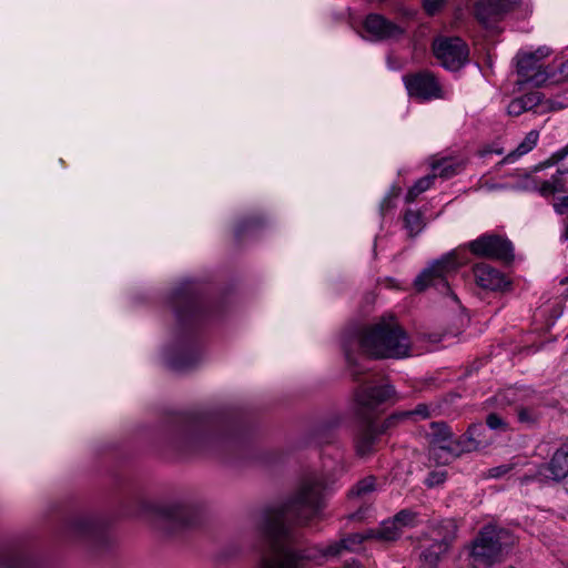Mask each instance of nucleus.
I'll return each mask as SVG.
<instances>
[{
  "label": "nucleus",
  "mask_w": 568,
  "mask_h": 568,
  "mask_svg": "<svg viewBox=\"0 0 568 568\" xmlns=\"http://www.w3.org/2000/svg\"><path fill=\"white\" fill-rule=\"evenodd\" d=\"M518 98L527 111H535L538 113L548 112V110H546L547 98H545V94L539 91H532Z\"/></svg>",
  "instance_id": "nucleus-29"
},
{
  "label": "nucleus",
  "mask_w": 568,
  "mask_h": 568,
  "mask_svg": "<svg viewBox=\"0 0 568 568\" xmlns=\"http://www.w3.org/2000/svg\"><path fill=\"white\" fill-rule=\"evenodd\" d=\"M459 165H454L450 161L447 160L433 165V170L436 172V174L445 179L456 174Z\"/></svg>",
  "instance_id": "nucleus-38"
},
{
  "label": "nucleus",
  "mask_w": 568,
  "mask_h": 568,
  "mask_svg": "<svg viewBox=\"0 0 568 568\" xmlns=\"http://www.w3.org/2000/svg\"><path fill=\"white\" fill-rule=\"evenodd\" d=\"M67 534L73 538H98L103 534V525L91 516H77L68 523Z\"/></svg>",
  "instance_id": "nucleus-17"
},
{
  "label": "nucleus",
  "mask_w": 568,
  "mask_h": 568,
  "mask_svg": "<svg viewBox=\"0 0 568 568\" xmlns=\"http://www.w3.org/2000/svg\"><path fill=\"white\" fill-rule=\"evenodd\" d=\"M196 519L197 511L195 507L184 501L164 504L158 506L154 510L155 526L166 532L191 526Z\"/></svg>",
  "instance_id": "nucleus-6"
},
{
  "label": "nucleus",
  "mask_w": 568,
  "mask_h": 568,
  "mask_svg": "<svg viewBox=\"0 0 568 568\" xmlns=\"http://www.w3.org/2000/svg\"><path fill=\"white\" fill-rule=\"evenodd\" d=\"M34 560L20 550L6 551L0 555V568H33Z\"/></svg>",
  "instance_id": "nucleus-26"
},
{
  "label": "nucleus",
  "mask_w": 568,
  "mask_h": 568,
  "mask_svg": "<svg viewBox=\"0 0 568 568\" xmlns=\"http://www.w3.org/2000/svg\"><path fill=\"white\" fill-rule=\"evenodd\" d=\"M562 237L568 241V221H567V224L565 226V231H564Z\"/></svg>",
  "instance_id": "nucleus-47"
},
{
  "label": "nucleus",
  "mask_w": 568,
  "mask_h": 568,
  "mask_svg": "<svg viewBox=\"0 0 568 568\" xmlns=\"http://www.w3.org/2000/svg\"><path fill=\"white\" fill-rule=\"evenodd\" d=\"M326 485L316 476L305 477L294 493L280 505L265 509L255 525L261 544L260 568H307L306 562H320L344 551H357L365 540H371L368 529L354 532L325 548L296 550L294 527L305 526L318 518L325 506Z\"/></svg>",
  "instance_id": "nucleus-1"
},
{
  "label": "nucleus",
  "mask_w": 568,
  "mask_h": 568,
  "mask_svg": "<svg viewBox=\"0 0 568 568\" xmlns=\"http://www.w3.org/2000/svg\"><path fill=\"white\" fill-rule=\"evenodd\" d=\"M549 54L547 49H538L535 52H519L516 55L517 73L520 83H531L540 87L547 81V73L541 70L540 61Z\"/></svg>",
  "instance_id": "nucleus-12"
},
{
  "label": "nucleus",
  "mask_w": 568,
  "mask_h": 568,
  "mask_svg": "<svg viewBox=\"0 0 568 568\" xmlns=\"http://www.w3.org/2000/svg\"><path fill=\"white\" fill-rule=\"evenodd\" d=\"M197 361V354L193 346L185 345L166 354L168 365L175 371H184L192 367Z\"/></svg>",
  "instance_id": "nucleus-22"
},
{
  "label": "nucleus",
  "mask_w": 568,
  "mask_h": 568,
  "mask_svg": "<svg viewBox=\"0 0 568 568\" xmlns=\"http://www.w3.org/2000/svg\"><path fill=\"white\" fill-rule=\"evenodd\" d=\"M404 225L409 236L419 234L425 227L423 214L419 211L407 210L404 214Z\"/></svg>",
  "instance_id": "nucleus-30"
},
{
  "label": "nucleus",
  "mask_w": 568,
  "mask_h": 568,
  "mask_svg": "<svg viewBox=\"0 0 568 568\" xmlns=\"http://www.w3.org/2000/svg\"><path fill=\"white\" fill-rule=\"evenodd\" d=\"M554 210L557 214H565L568 211V195L559 197L554 203Z\"/></svg>",
  "instance_id": "nucleus-42"
},
{
  "label": "nucleus",
  "mask_w": 568,
  "mask_h": 568,
  "mask_svg": "<svg viewBox=\"0 0 568 568\" xmlns=\"http://www.w3.org/2000/svg\"><path fill=\"white\" fill-rule=\"evenodd\" d=\"M519 3L520 0H478L475 4V16L478 21L488 26L500 20Z\"/></svg>",
  "instance_id": "nucleus-14"
},
{
  "label": "nucleus",
  "mask_w": 568,
  "mask_h": 568,
  "mask_svg": "<svg viewBox=\"0 0 568 568\" xmlns=\"http://www.w3.org/2000/svg\"><path fill=\"white\" fill-rule=\"evenodd\" d=\"M364 28L375 40L398 39L404 34L402 27L376 13L366 17Z\"/></svg>",
  "instance_id": "nucleus-16"
},
{
  "label": "nucleus",
  "mask_w": 568,
  "mask_h": 568,
  "mask_svg": "<svg viewBox=\"0 0 568 568\" xmlns=\"http://www.w3.org/2000/svg\"><path fill=\"white\" fill-rule=\"evenodd\" d=\"M566 108H568V89L558 92L554 97L547 99L546 110H548V112L558 111Z\"/></svg>",
  "instance_id": "nucleus-36"
},
{
  "label": "nucleus",
  "mask_w": 568,
  "mask_h": 568,
  "mask_svg": "<svg viewBox=\"0 0 568 568\" xmlns=\"http://www.w3.org/2000/svg\"><path fill=\"white\" fill-rule=\"evenodd\" d=\"M510 544L507 530L495 526H485L474 540L469 552V565L473 568H490L500 562L504 548Z\"/></svg>",
  "instance_id": "nucleus-4"
},
{
  "label": "nucleus",
  "mask_w": 568,
  "mask_h": 568,
  "mask_svg": "<svg viewBox=\"0 0 568 568\" xmlns=\"http://www.w3.org/2000/svg\"><path fill=\"white\" fill-rule=\"evenodd\" d=\"M345 568H362L361 565L356 561H353L352 564H347Z\"/></svg>",
  "instance_id": "nucleus-46"
},
{
  "label": "nucleus",
  "mask_w": 568,
  "mask_h": 568,
  "mask_svg": "<svg viewBox=\"0 0 568 568\" xmlns=\"http://www.w3.org/2000/svg\"><path fill=\"white\" fill-rule=\"evenodd\" d=\"M172 305L178 321L182 324L187 320H200L204 312V304L191 282L183 283L173 292Z\"/></svg>",
  "instance_id": "nucleus-9"
},
{
  "label": "nucleus",
  "mask_w": 568,
  "mask_h": 568,
  "mask_svg": "<svg viewBox=\"0 0 568 568\" xmlns=\"http://www.w3.org/2000/svg\"><path fill=\"white\" fill-rule=\"evenodd\" d=\"M486 424L491 430L505 433L509 429L508 423L498 414L490 413L486 417Z\"/></svg>",
  "instance_id": "nucleus-37"
},
{
  "label": "nucleus",
  "mask_w": 568,
  "mask_h": 568,
  "mask_svg": "<svg viewBox=\"0 0 568 568\" xmlns=\"http://www.w3.org/2000/svg\"><path fill=\"white\" fill-rule=\"evenodd\" d=\"M484 427L481 424H473L467 432L454 440V459L463 454L484 448L486 445L479 438Z\"/></svg>",
  "instance_id": "nucleus-20"
},
{
  "label": "nucleus",
  "mask_w": 568,
  "mask_h": 568,
  "mask_svg": "<svg viewBox=\"0 0 568 568\" xmlns=\"http://www.w3.org/2000/svg\"><path fill=\"white\" fill-rule=\"evenodd\" d=\"M378 434L374 422L368 420L363 425L355 439V449L359 457H366L373 453Z\"/></svg>",
  "instance_id": "nucleus-21"
},
{
  "label": "nucleus",
  "mask_w": 568,
  "mask_h": 568,
  "mask_svg": "<svg viewBox=\"0 0 568 568\" xmlns=\"http://www.w3.org/2000/svg\"><path fill=\"white\" fill-rule=\"evenodd\" d=\"M221 438L205 420L184 418L170 430L168 445L181 454H191L212 447Z\"/></svg>",
  "instance_id": "nucleus-3"
},
{
  "label": "nucleus",
  "mask_w": 568,
  "mask_h": 568,
  "mask_svg": "<svg viewBox=\"0 0 568 568\" xmlns=\"http://www.w3.org/2000/svg\"><path fill=\"white\" fill-rule=\"evenodd\" d=\"M456 535L457 525L455 520L447 518L432 521L423 534L422 539L449 549L456 539Z\"/></svg>",
  "instance_id": "nucleus-15"
},
{
  "label": "nucleus",
  "mask_w": 568,
  "mask_h": 568,
  "mask_svg": "<svg viewBox=\"0 0 568 568\" xmlns=\"http://www.w3.org/2000/svg\"><path fill=\"white\" fill-rule=\"evenodd\" d=\"M509 470H510V467L507 465L497 466V467L490 468L488 470V476L491 478H499V477L504 476L505 474H507Z\"/></svg>",
  "instance_id": "nucleus-43"
},
{
  "label": "nucleus",
  "mask_w": 568,
  "mask_h": 568,
  "mask_svg": "<svg viewBox=\"0 0 568 568\" xmlns=\"http://www.w3.org/2000/svg\"><path fill=\"white\" fill-rule=\"evenodd\" d=\"M541 182L532 174L523 172L518 173V180L510 184V187L518 191H538Z\"/></svg>",
  "instance_id": "nucleus-32"
},
{
  "label": "nucleus",
  "mask_w": 568,
  "mask_h": 568,
  "mask_svg": "<svg viewBox=\"0 0 568 568\" xmlns=\"http://www.w3.org/2000/svg\"><path fill=\"white\" fill-rule=\"evenodd\" d=\"M568 476V442L564 443L547 464H541L532 476H525L521 483L538 480L540 483L560 481Z\"/></svg>",
  "instance_id": "nucleus-13"
},
{
  "label": "nucleus",
  "mask_w": 568,
  "mask_h": 568,
  "mask_svg": "<svg viewBox=\"0 0 568 568\" xmlns=\"http://www.w3.org/2000/svg\"><path fill=\"white\" fill-rule=\"evenodd\" d=\"M559 73L562 78L568 79V60L564 63H561L559 68Z\"/></svg>",
  "instance_id": "nucleus-45"
},
{
  "label": "nucleus",
  "mask_w": 568,
  "mask_h": 568,
  "mask_svg": "<svg viewBox=\"0 0 568 568\" xmlns=\"http://www.w3.org/2000/svg\"><path fill=\"white\" fill-rule=\"evenodd\" d=\"M436 174L426 175L415 182V184L408 190L406 194V202H414L419 194L427 191L434 183Z\"/></svg>",
  "instance_id": "nucleus-33"
},
{
  "label": "nucleus",
  "mask_w": 568,
  "mask_h": 568,
  "mask_svg": "<svg viewBox=\"0 0 568 568\" xmlns=\"http://www.w3.org/2000/svg\"><path fill=\"white\" fill-rule=\"evenodd\" d=\"M435 413V409L430 408L427 404H418L414 409L404 412L399 415H394L388 419V424H392L397 418H412L413 420H424L430 418Z\"/></svg>",
  "instance_id": "nucleus-31"
},
{
  "label": "nucleus",
  "mask_w": 568,
  "mask_h": 568,
  "mask_svg": "<svg viewBox=\"0 0 568 568\" xmlns=\"http://www.w3.org/2000/svg\"><path fill=\"white\" fill-rule=\"evenodd\" d=\"M429 459L446 465L454 460V434L447 424L434 422L427 433Z\"/></svg>",
  "instance_id": "nucleus-8"
},
{
  "label": "nucleus",
  "mask_w": 568,
  "mask_h": 568,
  "mask_svg": "<svg viewBox=\"0 0 568 568\" xmlns=\"http://www.w3.org/2000/svg\"><path fill=\"white\" fill-rule=\"evenodd\" d=\"M388 200H389L388 197L384 199V201H383V203H382V210H384V206H385V204H386V202H387Z\"/></svg>",
  "instance_id": "nucleus-48"
},
{
  "label": "nucleus",
  "mask_w": 568,
  "mask_h": 568,
  "mask_svg": "<svg viewBox=\"0 0 568 568\" xmlns=\"http://www.w3.org/2000/svg\"><path fill=\"white\" fill-rule=\"evenodd\" d=\"M402 535L400 527L392 519L384 520L379 527L368 529V537L374 540L388 542L398 539Z\"/></svg>",
  "instance_id": "nucleus-24"
},
{
  "label": "nucleus",
  "mask_w": 568,
  "mask_h": 568,
  "mask_svg": "<svg viewBox=\"0 0 568 568\" xmlns=\"http://www.w3.org/2000/svg\"><path fill=\"white\" fill-rule=\"evenodd\" d=\"M449 549L420 538L419 562L423 568H436Z\"/></svg>",
  "instance_id": "nucleus-23"
},
{
  "label": "nucleus",
  "mask_w": 568,
  "mask_h": 568,
  "mask_svg": "<svg viewBox=\"0 0 568 568\" xmlns=\"http://www.w3.org/2000/svg\"><path fill=\"white\" fill-rule=\"evenodd\" d=\"M460 265L462 262L457 260L456 254L454 252L448 253L423 270L415 278L414 286L418 292L434 286L440 294L450 295L454 300H457L450 290L448 280Z\"/></svg>",
  "instance_id": "nucleus-5"
},
{
  "label": "nucleus",
  "mask_w": 568,
  "mask_h": 568,
  "mask_svg": "<svg viewBox=\"0 0 568 568\" xmlns=\"http://www.w3.org/2000/svg\"><path fill=\"white\" fill-rule=\"evenodd\" d=\"M376 479L372 476L366 477L362 480H359L349 491L351 496H357V497H365L369 494H372L376 486H375Z\"/></svg>",
  "instance_id": "nucleus-34"
},
{
  "label": "nucleus",
  "mask_w": 568,
  "mask_h": 568,
  "mask_svg": "<svg viewBox=\"0 0 568 568\" xmlns=\"http://www.w3.org/2000/svg\"><path fill=\"white\" fill-rule=\"evenodd\" d=\"M567 173V170H558L549 180L542 181L539 187L540 195L549 196L555 193L568 192Z\"/></svg>",
  "instance_id": "nucleus-25"
},
{
  "label": "nucleus",
  "mask_w": 568,
  "mask_h": 568,
  "mask_svg": "<svg viewBox=\"0 0 568 568\" xmlns=\"http://www.w3.org/2000/svg\"><path fill=\"white\" fill-rule=\"evenodd\" d=\"M468 246L470 252L479 257L506 262L514 258L511 242L500 235L484 234L471 241Z\"/></svg>",
  "instance_id": "nucleus-10"
},
{
  "label": "nucleus",
  "mask_w": 568,
  "mask_h": 568,
  "mask_svg": "<svg viewBox=\"0 0 568 568\" xmlns=\"http://www.w3.org/2000/svg\"><path fill=\"white\" fill-rule=\"evenodd\" d=\"M351 374L357 379L362 366L353 362L352 352L358 348L376 358H404L410 355V341L393 316L382 317L376 324L362 328L353 326L342 336Z\"/></svg>",
  "instance_id": "nucleus-2"
},
{
  "label": "nucleus",
  "mask_w": 568,
  "mask_h": 568,
  "mask_svg": "<svg viewBox=\"0 0 568 568\" xmlns=\"http://www.w3.org/2000/svg\"><path fill=\"white\" fill-rule=\"evenodd\" d=\"M538 140H539V132L537 130L529 131L525 135L523 141L517 145V148L505 156V159L503 160V163H513L516 160H518L520 156L529 153L531 150L535 149Z\"/></svg>",
  "instance_id": "nucleus-27"
},
{
  "label": "nucleus",
  "mask_w": 568,
  "mask_h": 568,
  "mask_svg": "<svg viewBox=\"0 0 568 568\" xmlns=\"http://www.w3.org/2000/svg\"><path fill=\"white\" fill-rule=\"evenodd\" d=\"M527 109L523 104L519 98H515L510 101V103L507 106V112L509 115L518 116L526 112Z\"/></svg>",
  "instance_id": "nucleus-41"
},
{
  "label": "nucleus",
  "mask_w": 568,
  "mask_h": 568,
  "mask_svg": "<svg viewBox=\"0 0 568 568\" xmlns=\"http://www.w3.org/2000/svg\"><path fill=\"white\" fill-rule=\"evenodd\" d=\"M443 0H424V8L429 14H434L440 7Z\"/></svg>",
  "instance_id": "nucleus-44"
},
{
  "label": "nucleus",
  "mask_w": 568,
  "mask_h": 568,
  "mask_svg": "<svg viewBox=\"0 0 568 568\" xmlns=\"http://www.w3.org/2000/svg\"><path fill=\"white\" fill-rule=\"evenodd\" d=\"M446 478L447 473L445 470H433L427 475V477L424 480V484L429 488H434L436 486L442 485L446 480Z\"/></svg>",
  "instance_id": "nucleus-39"
},
{
  "label": "nucleus",
  "mask_w": 568,
  "mask_h": 568,
  "mask_svg": "<svg viewBox=\"0 0 568 568\" xmlns=\"http://www.w3.org/2000/svg\"><path fill=\"white\" fill-rule=\"evenodd\" d=\"M433 52L440 64L456 71L468 61L469 49L458 37H438L433 42Z\"/></svg>",
  "instance_id": "nucleus-7"
},
{
  "label": "nucleus",
  "mask_w": 568,
  "mask_h": 568,
  "mask_svg": "<svg viewBox=\"0 0 568 568\" xmlns=\"http://www.w3.org/2000/svg\"><path fill=\"white\" fill-rule=\"evenodd\" d=\"M517 419L527 428L536 426L542 417V408L539 405L516 406Z\"/></svg>",
  "instance_id": "nucleus-28"
},
{
  "label": "nucleus",
  "mask_w": 568,
  "mask_h": 568,
  "mask_svg": "<svg viewBox=\"0 0 568 568\" xmlns=\"http://www.w3.org/2000/svg\"><path fill=\"white\" fill-rule=\"evenodd\" d=\"M474 276L478 286L489 291H501L509 284L501 272L486 263L475 265Z\"/></svg>",
  "instance_id": "nucleus-18"
},
{
  "label": "nucleus",
  "mask_w": 568,
  "mask_h": 568,
  "mask_svg": "<svg viewBox=\"0 0 568 568\" xmlns=\"http://www.w3.org/2000/svg\"><path fill=\"white\" fill-rule=\"evenodd\" d=\"M568 156V143L551 154V156L541 165V166H550L559 163Z\"/></svg>",
  "instance_id": "nucleus-40"
},
{
  "label": "nucleus",
  "mask_w": 568,
  "mask_h": 568,
  "mask_svg": "<svg viewBox=\"0 0 568 568\" xmlns=\"http://www.w3.org/2000/svg\"><path fill=\"white\" fill-rule=\"evenodd\" d=\"M409 97L422 101L443 99L444 91L436 77L428 71H420L403 77Z\"/></svg>",
  "instance_id": "nucleus-11"
},
{
  "label": "nucleus",
  "mask_w": 568,
  "mask_h": 568,
  "mask_svg": "<svg viewBox=\"0 0 568 568\" xmlns=\"http://www.w3.org/2000/svg\"><path fill=\"white\" fill-rule=\"evenodd\" d=\"M417 513L412 509H402L392 519L400 527H414L417 524Z\"/></svg>",
  "instance_id": "nucleus-35"
},
{
  "label": "nucleus",
  "mask_w": 568,
  "mask_h": 568,
  "mask_svg": "<svg viewBox=\"0 0 568 568\" xmlns=\"http://www.w3.org/2000/svg\"><path fill=\"white\" fill-rule=\"evenodd\" d=\"M395 394L392 385L372 386L356 392L355 399L362 409H373Z\"/></svg>",
  "instance_id": "nucleus-19"
}]
</instances>
